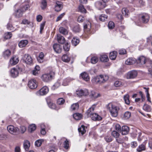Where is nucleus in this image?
<instances>
[{"label":"nucleus","mask_w":152,"mask_h":152,"mask_svg":"<svg viewBox=\"0 0 152 152\" xmlns=\"http://www.w3.org/2000/svg\"><path fill=\"white\" fill-rule=\"evenodd\" d=\"M109 78L107 75H100L94 77L91 80L92 82L94 83H104L107 81Z\"/></svg>","instance_id":"nucleus-1"},{"label":"nucleus","mask_w":152,"mask_h":152,"mask_svg":"<svg viewBox=\"0 0 152 152\" xmlns=\"http://www.w3.org/2000/svg\"><path fill=\"white\" fill-rule=\"evenodd\" d=\"M111 115L114 117H116L118 114V111L119 108L116 105H107Z\"/></svg>","instance_id":"nucleus-2"},{"label":"nucleus","mask_w":152,"mask_h":152,"mask_svg":"<svg viewBox=\"0 0 152 152\" xmlns=\"http://www.w3.org/2000/svg\"><path fill=\"white\" fill-rule=\"evenodd\" d=\"M149 18V17L148 14L145 13L142 15L140 17V20H138L136 23V25L138 26H141L142 24V22L143 23H147Z\"/></svg>","instance_id":"nucleus-3"},{"label":"nucleus","mask_w":152,"mask_h":152,"mask_svg":"<svg viewBox=\"0 0 152 152\" xmlns=\"http://www.w3.org/2000/svg\"><path fill=\"white\" fill-rule=\"evenodd\" d=\"M22 59L23 62L28 64H30L32 62L31 57L28 54H25L22 57Z\"/></svg>","instance_id":"nucleus-4"},{"label":"nucleus","mask_w":152,"mask_h":152,"mask_svg":"<svg viewBox=\"0 0 152 152\" xmlns=\"http://www.w3.org/2000/svg\"><path fill=\"white\" fill-rule=\"evenodd\" d=\"M7 129L10 133L14 135H16L18 132L19 129L16 127L12 125H9L7 127Z\"/></svg>","instance_id":"nucleus-5"},{"label":"nucleus","mask_w":152,"mask_h":152,"mask_svg":"<svg viewBox=\"0 0 152 152\" xmlns=\"http://www.w3.org/2000/svg\"><path fill=\"white\" fill-rule=\"evenodd\" d=\"M48 91V88L46 86H45L38 91L36 93V94L38 96H43L46 95Z\"/></svg>","instance_id":"nucleus-6"},{"label":"nucleus","mask_w":152,"mask_h":152,"mask_svg":"<svg viewBox=\"0 0 152 152\" xmlns=\"http://www.w3.org/2000/svg\"><path fill=\"white\" fill-rule=\"evenodd\" d=\"M52 74H54L53 72L43 74L42 75L41 78L43 81L48 82L52 79L53 77Z\"/></svg>","instance_id":"nucleus-7"},{"label":"nucleus","mask_w":152,"mask_h":152,"mask_svg":"<svg viewBox=\"0 0 152 152\" xmlns=\"http://www.w3.org/2000/svg\"><path fill=\"white\" fill-rule=\"evenodd\" d=\"M28 87L31 89H34L37 87V84L36 80L34 79H31L28 82Z\"/></svg>","instance_id":"nucleus-8"},{"label":"nucleus","mask_w":152,"mask_h":152,"mask_svg":"<svg viewBox=\"0 0 152 152\" xmlns=\"http://www.w3.org/2000/svg\"><path fill=\"white\" fill-rule=\"evenodd\" d=\"M76 94L79 96H87L88 95V92L87 90L85 89L83 90L81 89L77 90L76 91Z\"/></svg>","instance_id":"nucleus-9"},{"label":"nucleus","mask_w":152,"mask_h":152,"mask_svg":"<svg viewBox=\"0 0 152 152\" xmlns=\"http://www.w3.org/2000/svg\"><path fill=\"white\" fill-rule=\"evenodd\" d=\"M89 116L94 121H100L102 119V118L96 113H91V115Z\"/></svg>","instance_id":"nucleus-10"},{"label":"nucleus","mask_w":152,"mask_h":152,"mask_svg":"<svg viewBox=\"0 0 152 152\" xmlns=\"http://www.w3.org/2000/svg\"><path fill=\"white\" fill-rule=\"evenodd\" d=\"M147 142V140H145L143 143L139 145L138 148L137 149V151L138 152H141L143 151H145L146 149L145 145Z\"/></svg>","instance_id":"nucleus-11"},{"label":"nucleus","mask_w":152,"mask_h":152,"mask_svg":"<svg viewBox=\"0 0 152 152\" xmlns=\"http://www.w3.org/2000/svg\"><path fill=\"white\" fill-rule=\"evenodd\" d=\"M96 7L99 10L103 9L106 6V4L102 1H97L95 3Z\"/></svg>","instance_id":"nucleus-12"},{"label":"nucleus","mask_w":152,"mask_h":152,"mask_svg":"<svg viewBox=\"0 0 152 152\" xmlns=\"http://www.w3.org/2000/svg\"><path fill=\"white\" fill-rule=\"evenodd\" d=\"M137 75V72L135 70L132 71L128 72L127 75V79H133L135 78Z\"/></svg>","instance_id":"nucleus-13"},{"label":"nucleus","mask_w":152,"mask_h":152,"mask_svg":"<svg viewBox=\"0 0 152 152\" xmlns=\"http://www.w3.org/2000/svg\"><path fill=\"white\" fill-rule=\"evenodd\" d=\"M147 61V59L146 58L143 56H140L137 60H136V61L137 64H139L142 65L145 64Z\"/></svg>","instance_id":"nucleus-14"},{"label":"nucleus","mask_w":152,"mask_h":152,"mask_svg":"<svg viewBox=\"0 0 152 152\" xmlns=\"http://www.w3.org/2000/svg\"><path fill=\"white\" fill-rule=\"evenodd\" d=\"M63 8L62 2L58 1H56L55 5V10L56 11H60Z\"/></svg>","instance_id":"nucleus-15"},{"label":"nucleus","mask_w":152,"mask_h":152,"mask_svg":"<svg viewBox=\"0 0 152 152\" xmlns=\"http://www.w3.org/2000/svg\"><path fill=\"white\" fill-rule=\"evenodd\" d=\"M53 48L57 53H60L62 51L61 47L58 44H55L53 45Z\"/></svg>","instance_id":"nucleus-16"},{"label":"nucleus","mask_w":152,"mask_h":152,"mask_svg":"<svg viewBox=\"0 0 152 152\" xmlns=\"http://www.w3.org/2000/svg\"><path fill=\"white\" fill-rule=\"evenodd\" d=\"M57 39L58 43L61 44H63L65 42L66 40L65 38L59 34L57 35Z\"/></svg>","instance_id":"nucleus-17"},{"label":"nucleus","mask_w":152,"mask_h":152,"mask_svg":"<svg viewBox=\"0 0 152 152\" xmlns=\"http://www.w3.org/2000/svg\"><path fill=\"white\" fill-rule=\"evenodd\" d=\"M18 58L16 56H14L10 59V64L12 65L16 64L19 61Z\"/></svg>","instance_id":"nucleus-18"},{"label":"nucleus","mask_w":152,"mask_h":152,"mask_svg":"<svg viewBox=\"0 0 152 152\" xmlns=\"http://www.w3.org/2000/svg\"><path fill=\"white\" fill-rule=\"evenodd\" d=\"M11 75L13 77H16L18 75V71L17 69L13 68L10 71Z\"/></svg>","instance_id":"nucleus-19"},{"label":"nucleus","mask_w":152,"mask_h":152,"mask_svg":"<svg viewBox=\"0 0 152 152\" xmlns=\"http://www.w3.org/2000/svg\"><path fill=\"white\" fill-rule=\"evenodd\" d=\"M129 131V127L126 126H122L121 130L122 134V135H125L128 133Z\"/></svg>","instance_id":"nucleus-20"},{"label":"nucleus","mask_w":152,"mask_h":152,"mask_svg":"<svg viewBox=\"0 0 152 152\" xmlns=\"http://www.w3.org/2000/svg\"><path fill=\"white\" fill-rule=\"evenodd\" d=\"M100 96L99 94L96 93L94 91H91L89 94V96L92 99H96Z\"/></svg>","instance_id":"nucleus-21"},{"label":"nucleus","mask_w":152,"mask_h":152,"mask_svg":"<svg viewBox=\"0 0 152 152\" xmlns=\"http://www.w3.org/2000/svg\"><path fill=\"white\" fill-rule=\"evenodd\" d=\"M23 13V12L20 8L15 11L14 15L16 18H19L22 17Z\"/></svg>","instance_id":"nucleus-22"},{"label":"nucleus","mask_w":152,"mask_h":152,"mask_svg":"<svg viewBox=\"0 0 152 152\" xmlns=\"http://www.w3.org/2000/svg\"><path fill=\"white\" fill-rule=\"evenodd\" d=\"M136 60L134 58H129L125 61L126 64L128 65L133 64L135 63Z\"/></svg>","instance_id":"nucleus-23"},{"label":"nucleus","mask_w":152,"mask_h":152,"mask_svg":"<svg viewBox=\"0 0 152 152\" xmlns=\"http://www.w3.org/2000/svg\"><path fill=\"white\" fill-rule=\"evenodd\" d=\"M28 43V42L27 40H22L19 42L18 46L20 48H22L26 46Z\"/></svg>","instance_id":"nucleus-24"},{"label":"nucleus","mask_w":152,"mask_h":152,"mask_svg":"<svg viewBox=\"0 0 152 152\" xmlns=\"http://www.w3.org/2000/svg\"><path fill=\"white\" fill-rule=\"evenodd\" d=\"M82 78L85 81H88L89 80V77L88 74L86 72H84L80 74Z\"/></svg>","instance_id":"nucleus-25"},{"label":"nucleus","mask_w":152,"mask_h":152,"mask_svg":"<svg viewBox=\"0 0 152 152\" xmlns=\"http://www.w3.org/2000/svg\"><path fill=\"white\" fill-rule=\"evenodd\" d=\"M117 52L115 51H113L110 52L109 54L110 58L113 60H115L116 57Z\"/></svg>","instance_id":"nucleus-26"},{"label":"nucleus","mask_w":152,"mask_h":152,"mask_svg":"<svg viewBox=\"0 0 152 152\" xmlns=\"http://www.w3.org/2000/svg\"><path fill=\"white\" fill-rule=\"evenodd\" d=\"M11 52L9 50H7L3 52V56L5 58H8L11 55Z\"/></svg>","instance_id":"nucleus-27"},{"label":"nucleus","mask_w":152,"mask_h":152,"mask_svg":"<svg viewBox=\"0 0 152 152\" xmlns=\"http://www.w3.org/2000/svg\"><path fill=\"white\" fill-rule=\"evenodd\" d=\"M30 7L29 5L28 4H23L20 8L22 11L23 12L27 10Z\"/></svg>","instance_id":"nucleus-28"},{"label":"nucleus","mask_w":152,"mask_h":152,"mask_svg":"<svg viewBox=\"0 0 152 152\" xmlns=\"http://www.w3.org/2000/svg\"><path fill=\"white\" fill-rule=\"evenodd\" d=\"M24 148L26 151H28L30 146V143L28 140L25 141L23 143Z\"/></svg>","instance_id":"nucleus-29"},{"label":"nucleus","mask_w":152,"mask_h":152,"mask_svg":"<svg viewBox=\"0 0 152 152\" xmlns=\"http://www.w3.org/2000/svg\"><path fill=\"white\" fill-rule=\"evenodd\" d=\"M62 60L65 62H68L70 60V58L66 54H64L62 57Z\"/></svg>","instance_id":"nucleus-30"},{"label":"nucleus","mask_w":152,"mask_h":152,"mask_svg":"<svg viewBox=\"0 0 152 152\" xmlns=\"http://www.w3.org/2000/svg\"><path fill=\"white\" fill-rule=\"evenodd\" d=\"M100 59L101 61L103 62H107L109 60L107 56L105 55H101Z\"/></svg>","instance_id":"nucleus-31"},{"label":"nucleus","mask_w":152,"mask_h":152,"mask_svg":"<svg viewBox=\"0 0 152 152\" xmlns=\"http://www.w3.org/2000/svg\"><path fill=\"white\" fill-rule=\"evenodd\" d=\"M73 117L77 120H80L82 118V115L79 113H76L73 115Z\"/></svg>","instance_id":"nucleus-32"},{"label":"nucleus","mask_w":152,"mask_h":152,"mask_svg":"<svg viewBox=\"0 0 152 152\" xmlns=\"http://www.w3.org/2000/svg\"><path fill=\"white\" fill-rule=\"evenodd\" d=\"M36 128V126L35 124H31L28 126V131L30 132H32Z\"/></svg>","instance_id":"nucleus-33"},{"label":"nucleus","mask_w":152,"mask_h":152,"mask_svg":"<svg viewBox=\"0 0 152 152\" xmlns=\"http://www.w3.org/2000/svg\"><path fill=\"white\" fill-rule=\"evenodd\" d=\"M108 18V16L104 14H102L99 16V20L102 21H104L107 20Z\"/></svg>","instance_id":"nucleus-34"},{"label":"nucleus","mask_w":152,"mask_h":152,"mask_svg":"<svg viewBox=\"0 0 152 152\" xmlns=\"http://www.w3.org/2000/svg\"><path fill=\"white\" fill-rule=\"evenodd\" d=\"M95 105H92V106L87 110V113L88 115L89 116L91 115V113H93L92 112H93L95 108Z\"/></svg>","instance_id":"nucleus-35"},{"label":"nucleus","mask_w":152,"mask_h":152,"mask_svg":"<svg viewBox=\"0 0 152 152\" xmlns=\"http://www.w3.org/2000/svg\"><path fill=\"white\" fill-rule=\"evenodd\" d=\"M85 127L83 125H82L78 129V130L80 133L82 135L85 134L86 132L85 129Z\"/></svg>","instance_id":"nucleus-36"},{"label":"nucleus","mask_w":152,"mask_h":152,"mask_svg":"<svg viewBox=\"0 0 152 152\" xmlns=\"http://www.w3.org/2000/svg\"><path fill=\"white\" fill-rule=\"evenodd\" d=\"M41 8L43 10H45L47 6V2L46 0H42L41 2Z\"/></svg>","instance_id":"nucleus-37"},{"label":"nucleus","mask_w":152,"mask_h":152,"mask_svg":"<svg viewBox=\"0 0 152 152\" xmlns=\"http://www.w3.org/2000/svg\"><path fill=\"white\" fill-rule=\"evenodd\" d=\"M59 32L64 35L67 34L68 33V31L67 30L63 27H61L59 28Z\"/></svg>","instance_id":"nucleus-38"},{"label":"nucleus","mask_w":152,"mask_h":152,"mask_svg":"<svg viewBox=\"0 0 152 152\" xmlns=\"http://www.w3.org/2000/svg\"><path fill=\"white\" fill-rule=\"evenodd\" d=\"M122 12L124 15L127 17L129 15V11L126 8H123L122 10Z\"/></svg>","instance_id":"nucleus-39"},{"label":"nucleus","mask_w":152,"mask_h":152,"mask_svg":"<svg viewBox=\"0 0 152 152\" xmlns=\"http://www.w3.org/2000/svg\"><path fill=\"white\" fill-rule=\"evenodd\" d=\"M72 44L75 46H76L79 42V39L75 38H73L72 40Z\"/></svg>","instance_id":"nucleus-40"},{"label":"nucleus","mask_w":152,"mask_h":152,"mask_svg":"<svg viewBox=\"0 0 152 152\" xmlns=\"http://www.w3.org/2000/svg\"><path fill=\"white\" fill-rule=\"evenodd\" d=\"M129 96L128 94L124 96V98L125 103L127 104H130V101L129 99Z\"/></svg>","instance_id":"nucleus-41"},{"label":"nucleus","mask_w":152,"mask_h":152,"mask_svg":"<svg viewBox=\"0 0 152 152\" xmlns=\"http://www.w3.org/2000/svg\"><path fill=\"white\" fill-rule=\"evenodd\" d=\"M65 102V100L63 98H61L58 99L57 100V104H63Z\"/></svg>","instance_id":"nucleus-42"},{"label":"nucleus","mask_w":152,"mask_h":152,"mask_svg":"<svg viewBox=\"0 0 152 152\" xmlns=\"http://www.w3.org/2000/svg\"><path fill=\"white\" fill-rule=\"evenodd\" d=\"M143 109L147 112H150L151 110V108L149 105H143Z\"/></svg>","instance_id":"nucleus-43"},{"label":"nucleus","mask_w":152,"mask_h":152,"mask_svg":"<svg viewBox=\"0 0 152 152\" xmlns=\"http://www.w3.org/2000/svg\"><path fill=\"white\" fill-rule=\"evenodd\" d=\"M78 9L79 11L81 12L85 13L86 12V9L84 8V6L82 4L79 5Z\"/></svg>","instance_id":"nucleus-44"},{"label":"nucleus","mask_w":152,"mask_h":152,"mask_svg":"<svg viewBox=\"0 0 152 152\" xmlns=\"http://www.w3.org/2000/svg\"><path fill=\"white\" fill-rule=\"evenodd\" d=\"M12 36V34L10 32H7L5 33L4 34V37L5 39H7L10 38Z\"/></svg>","instance_id":"nucleus-45"},{"label":"nucleus","mask_w":152,"mask_h":152,"mask_svg":"<svg viewBox=\"0 0 152 152\" xmlns=\"http://www.w3.org/2000/svg\"><path fill=\"white\" fill-rule=\"evenodd\" d=\"M64 48L65 51H68L70 48V45L69 43L66 42L64 46Z\"/></svg>","instance_id":"nucleus-46"},{"label":"nucleus","mask_w":152,"mask_h":152,"mask_svg":"<svg viewBox=\"0 0 152 152\" xmlns=\"http://www.w3.org/2000/svg\"><path fill=\"white\" fill-rule=\"evenodd\" d=\"M41 133L43 135L45 134L46 133V131L45 130V125L43 124H42L41 125Z\"/></svg>","instance_id":"nucleus-47"},{"label":"nucleus","mask_w":152,"mask_h":152,"mask_svg":"<svg viewBox=\"0 0 152 152\" xmlns=\"http://www.w3.org/2000/svg\"><path fill=\"white\" fill-rule=\"evenodd\" d=\"M131 115V113L128 111H127L124 113V117L125 119H128L130 117Z\"/></svg>","instance_id":"nucleus-48"},{"label":"nucleus","mask_w":152,"mask_h":152,"mask_svg":"<svg viewBox=\"0 0 152 152\" xmlns=\"http://www.w3.org/2000/svg\"><path fill=\"white\" fill-rule=\"evenodd\" d=\"M43 140L42 139H39L36 141L35 143V145L37 147H39L41 145L42 142Z\"/></svg>","instance_id":"nucleus-49"},{"label":"nucleus","mask_w":152,"mask_h":152,"mask_svg":"<svg viewBox=\"0 0 152 152\" xmlns=\"http://www.w3.org/2000/svg\"><path fill=\"white\" fill-rule=\"evenodd\" d=\"M112 135L114 137L117 138L119 137V134L117 132L115 131H113L111 133Z\"/></svg>","instance_id":"nucleus-50"},{"label":"nucleus","mask_w":152,"mask_h":152,"mask_svg":"<svg viewBox=\"0 0 152 152\" xmlns=\"http://www.w3.org/2000/svg\"><path fill=\"white\" fill-rule=\"evenodd\" d=\"M108 28L110 29H112L115 27L114 23L112 21H110L108 25Z\"/></svg>","instance_id":"nucleus-51"},{"label":"nucleus","mask_w":152,"mask_h":152,"mask_svg":"<svg viewBox=\"0 0 152 152\" xmlns=\"http://www.w3.org/2000/svg\"><path fill=\"white\" fill-rule=\"evenodd\" d=\"M98 61V58L96 57H93L91 59V62L92 64H95Z\"/></svg>","instance_id":"nucleus-52"},{"label":"nucleus","mask_w":152,"mask_h":152,"mask_svg":"<svg viewBox=\"0 0 152 152\" xmlns=\"http://www.w3.org/2000/svg\"><path fill=\"white\" fill-rule=\"evenodd\" d=\"M64 147L66 149H67L69 148V141L67 139H66L64 142Z\"/></svg>","instance_id":"nucleus-53"},{"label":"nucleus","mask_w":152,"mask_h":152,"mask_svg":"<svg viewBox=\"0 0 152 152\" xmlns=\"http://www.w3.org/2000/svg\"><path fill=\"white\" fill-rule=\"evenodd\" d=\"M73 31L75 32H79L80 31L79 26L78 25L75 26L73 28Z\"/></svg>","instance_id":"nucleus-54"},{"label":"nucleus","mask_w":152,"mask_h":152,"mask_svg":"<svg viewBox=\"0 0 152 152\" xmlns=\"http://www.w3.org/2000/svg\"><path fill=\"white\" fill-rule=\"evenodd\" d=\"M79 107V105H71V110H75L78 109Z\"/></svg>","instance_id":"nucleus-55"},{"label":"nucleus","mask_w":152,"mask_h":152,"mask_svg":"<svg viewBox=\"0 0 152 152\" xmlns=\"http://www.w3.org/2000/svg\"><path fill=\"white\" fill-rule=\"evenodd\" d=\"M122 85V83L121 82L119 81H115L114 83V85L116 87H118Z\"/></svg>","instance_id":"nucleus-56"},{"label":"nucleus","mask_w":152,"mask_h":152,"mask_svg":"<svg viewBox=\"0 0 152 152\" xmlns=\"http://www.w3.org/2000/svg\"><path fill=\"white\" fill-rule=\"evenodd\" d=\"M26 127L24 126H22L20 127V131L21 133H24L26 130Z\"/></svg>","instance_id":"nucleus-57"},{"label":"nucleus","mask_w":152,"mask_h":152,"mask_svg":"<svg viewBox=\"0 0 152 152\" xmlns=\"http://www.w3.org/2000/svg\"><path fill=\"white\" fill-rule=\"evenodd\" d=\"M60 85V84L58 82H56L54 85L53 86V88L55 89L56 88H58V87Z\"/></svg>","instance_id":"nucleus-58"},{"label":"nucleus","mask_w":152,"mask_h":152,"mask_svg":"<svg viewBox=\"0 0 152 152\" xmlns=\"http://www.w3.org/2000/svg\"><path fill=\"white\" fill-rule=\"evenodd\" d=\"M104 139L105 141L107 142H111L113 140L111 137L109 136H106Z\"/></svg>","instance_id":"nucleus-59"},{"label":"nucleus","mask_w":152,"mask_h":152,"mask_svg":"<svg viewBox=\"0 0 152 152\" xmlns=\"http://www.w3.org/2000/svg\"><path fill=\"white\" fill-rule=\"evenodd\" d=\"M115 129L118 132H121V127L120 125L118 124H117L115 125Z\"/></svg>","instance_id":"nucleus-60"},{"label":"nucleus","mask_w":152,"mask_h":152,"mask_svg":"<svg viewBox=\"0 0 152 152\" xmlns=\"http://www.w3.org/2000/svg\"><path fill=\"white\" fill-rule=\"evenodd\" d=\"M7 28L8 29L10 30H13L14 27L10 23L8 24Z\"/></svg>","instance_id":"nucleus-61"},{"label":"nucleus","mask_w":152,"mask_h":152,"mask_svg":"<svg viewBox=\"0 0 152 152\" xmlns=\"http://www.w3.org/2000/svg\"><path fill=\"white\" fill-rule=\"evenodd\" d=\"M84 19V18L82 15L79 16L78 18L77 21L79 22H82Z\"/></svg>","instance_id":"nucleus-62"},{"label":"nucleus","mask_w":152,"mask_h":152,"mask_svg":"<svg viewBox=\"0 0 152 152\" xmlns=\"http://www.w3.org/2000/svg\"><path fill=\"white\" fill-rule=\"evenodd\" d=\"M50 108L52 109L58 110L59 108L56 105H48Z\"/></svg>","instance_id":"nucleus-63"},{"label":"nucleus","mask_w":152,"mask_h":152,"mask_svg":"<svg viewBox=\"0 0 152 152\" xmlns=\"http://www.w3.org/2000/svg\"><path fill=\"white\" fill-rule=\"evenodd\" d=\"M22 23L24 24H29L30 23V22L28 20L25 19L22 20Z\"/></svg>","instance_id":"nucleus-64"}]
</instances>
